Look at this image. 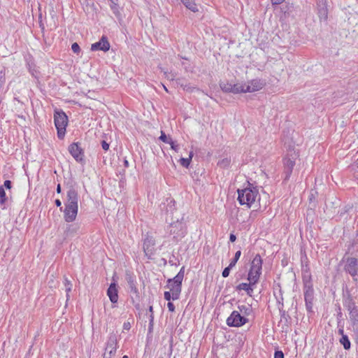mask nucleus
<instances>
[{
  "label": "nucleus",
  "instance_id": "obj_12",
  "mask_svg": "<svg viewBox=\"0 0 358 358\" xmlns=\"http://www.w3.org/2000/svg\"><path fill=\"white\" fill-rule=\"evenodd\" d=\"M69 151L71 156L76 161L80 163H83L84 160V151L80 148L78 143H73L69 146Z\"/></svg>",
  "mask_w": 358,
  "mask_h": 358
},
{
  "label": "nucleus",
  "instance_id": "obj_15",
  "mask_svg": "<svg viewBox=\"0 0 358 358\" xmlns=\"http://www.w3.org/2000/svg\"><path fill=\"white\" fill-rule=\"evenodd\" d=\"M126 280L127 282L129 288L130 289V292L132 294L135 295L136 299H138L139 292L136 287V277L130 273H126Z\"/></svg>",
  "mask_w": 358,
  "mask_h": 358
},
{
  "label": "nucleus",
  "instance_id": "obj_31",
  "mask_svg": "<svg viewBox=\"0 0 358 358\" xmlns=\"http://www.w3.org/2000/svg\"><path fill=\"white\" fill-rule=\"evenodd\" d=\"M7 201L6 192L3 186H0V204L3 205Z\"/></svg>",
  "mask_w": 358,
  "mask_h": 358
},
{
  "label": "nucleus",
  "instance_id": "obj_6",
  "mask_svg": "<svg viewBox=\"0 0 358 358\" xmlns=\"http://www.w3.org/2000/svg\"><path fill=\"white\" fill-rule=\"evenodd\" d=\"M54 122L57 130V136L59 139H62L66 133V128L68 124V117L63 110H55L54 113Z\"/></svg>",
  "mask_w": 358,
  "mask_h": 358
},
{
  "label": "nucleus",
  "instance_id": "obj_10",
  "mask_svg": "<svg viewBox=\"0 0 358 358\" xmlns=\"http://www.w3.org/2000/svg\"><path fill=\"white\" fill-rule=\"evenodd\" d=\"M117 345V337L115 334H110L106 346V352L103 358H112L116 353Z\"/></svg>",
  "mask_w": 358,
  "mask_h": 358
},
{
  "label": "nucleus",
  "instance_id": "obj_54",
  "mask_svg": "<svg viewBox=\"0 0 358 358\" xmlns=\"http://www.w3.org/2000/svg\"><path fill=\"white\" fill-rule=\"evenodd\" d=\"M124 165L125 167L129 166V162L126 159L124 160Z\"/></svg>",
  "mask_w": 358,
  "mask_h": 358
},
{
  "label": "nucleus",
  "instance_id": "obj_39",
  "mask_svg": "<svg viewBox=\"0 0 358 358\" xmlns=\"http://www.w3.org/2000/svg\"><path fill=\"white\" fill-rule=\"evenodd\" d=\"M255 284H252V282H250V285H249L248 287V289H247L245 290V292H247V294L250 296H252V293H253V288H252V286L255 285Z\"/></svg>",
  "mask_w": 358,
  "mask_h": 358
},
{
  "label": "nucleus",
  "instance_id": "obj_52",
  "mask_svg": "<svg viewBox=\"0 0 358 358\" xmlns=\"http://www.w3.org/2000/svg\"><path fill=\"white\" fill-rule=\"evenodd\" d=\"M153 320H154V315H153V314L152 313L150 314V325L152 324Z\"/></svg>",
  "mask_w": 358,
  "mask_h": 358
},
{
  "label": "nucleus",
  "instance_id": "obj_26",
  "mask_svg": "<svg viewBox=\"0 0 358 358\" xmlns=\"http://www.w3.org/2000/svg\"><path fill=\"white\" fill-rule=\"evenodd\" d=\"M192 157H193V152L191 151L189 152V157L181 158L180 159V163L181 166H182L183 167H185V168H188L190 164V162L192 161Z\"/></svg>",
  "mask_w": 358,
  "mask_h": 358
},
{
  "label": "nucleus",
  "instance_id": "obj_29",
  "mask_svg": "<svg viewBox=\"0 0 358 358\" xmlns=\"http://www.w3.org/2000/svg\"><path fill=\"white\" fill-rule=\"evenodd\" d=\"M220 87L224 92H232V84L229 83H220Z\"/></svg>",
  "mask_w": 358,
  "mask_h": 358
},
{
  "label": "nucleus",
  "instance_id": "obj_20",
  "mask_svg": "<svg viewBox=\"0 0 358 358\" xmlns=\"http://www.w3.org/2000/svg\"><path fill=\"white\" fill-rule=\"evenodd\" d=\"M238 308V312L245 317L250 315L252 312V308L250 305H239Z\"/></svg>",
  "mask_w": 358,
  "mask_h": 358
},
{
  "label": "nucleus",
  "instance_id": "obj_19",
  "mask_svg": "<svg viewBox=\"0 0 358 358\" xmlns=\"http://www.w3.org/2000/svg\"><path fill=\"white\" fill-rule=\"evenodd\" d=\"M182 4L191 11L196 13L198 11V8L194 2V0H180Z\"/></svg>",
  "mask_w": 358,
  "mask_h": 358
},
{
  "label": "nucleus",
  "instance_id": "obj_25",
  "mask_svg": "<svg viewBox=\"0 0 358 358\" xmlns=\"http://www.w3.org/2000/svg\"><path fill=\"white\" fill-rule=\"evenodd\" d=\"M341 344L343 345L345 350H350L351 347V343L347 335H343L339 340Z\"/></svg>",
  "mask_w": 358,
  "mask_h": 358
},
{
  "label": "nucleus",
  "instance_id": "obj_24",
  "mask_svg": "<svg viewBox=\"0 0 358 358\" xmlns=\"http://www.w3.org/2000/svg\"><path fill=\"white\" fill-rule=\"evenodd\" d=\"M241 92H246L245 84H232V92L234 94H238Z\"/></svg>",
  "mask_w": 358,
  "mask_h": 358
},
{
  "label": "nucleus",
  "instance_id": "obj_2",
  "mask_svg": "<svg viewBox=\"0 0 358 358\" xmlns=\"http://www.w3.org/2000/svg\"><path fill=\"white\" fill-rule=\"evenodd\" d=\"M259 196V190L257 187H249L243 189H238L237 199L241 206L245 205L247 208H251Z\"/></svg>",
  "mask_w": 358,
  "mask_h": 358
},
{
  "label": "nucleus",
  "instance_id": "obj_3",
  "mask_svg": "<svg viewBox=\"0 0 358 358\" xmlns=\"http://www.w3.org/2000/svg\"><path fill=\"white\" fill-rule=\"evenodd\" d=\"M185 275V266H182L178 274L173 278L167 280L166 286L173 294V300L179 299L182 290V282Z\"/></svg>",
  "mask_w": 358,
  "mask_h": 358
},
{
  "label": "nucleus",
  "instance_id": "obj_55",
  "mask_svg": "<svg viewBox=\"0 0 358 358\" xmlns=\"http://www.w3.org/2000/svg\"><path fill=\"white\" fill-rule=\"evenodd\" d=\"M149 312H150V314H152V313L153 314V308H152V306H150L149 307Z\"/></svg>",
  "mask_w": 358,
  "mask_h": 358
},
{
  "label": "nucleus",
  "instance_id": "obj_59",
  "mask_svg": "<svg viewBox=\"0 0 358 358\" xmlns=\"http://www.w3.org/2000/svg\"><path fill=\"white\" fill-rule=\"evenodd\" d=\"M342 315V313H341V312L340 311V312L338 313V315Z\"/></svg>",
  "mask_w": 358,
  "mask_h": 358
},
{
  "label": "nucleus",
  "instance_id": "obj_11",
  "mask_svg": "<svg viewBox=\"0 0 358 358\" xmlns=\"http://www.w3.org/2000/svg\"><path fill=\"white\" fill-rule=\"evenodd\" d=\"M303 294L306 301V310L308 312L313 311V300H314V289L313 285H306L303 287Z\"/></svg>",
  "mask_w": 358,
  "mask_h": 358
},
{
  "label": "nucleus",
  "instance_id": "obj_38",
  "mask_svg": "<svg viewBox=\"0 0 358 358\" xmlns=\"http://www.w3.org/2000/svg\"><path fill=\"white\" fill-rule=\"evenodd\" d=\"M159 138L160 141H163L164 143H169L170 138H168L166 136V135L165 134V133L162 131L161 132V136H159Z\"/></svg>",
  "mask_w": 358,
  "mask_h": 358
},
{
  "label": "nucleus",
  "instance_id": "obj_53",
  "mask_svg": "<svg viewBox=\"0 0 358 358\" xmlns=\"http://www.w3.org/2000/svg\"><path fill=\"white\" fill-rule=\"evenodd\" d=\"M338 334H339L340 335H341V336H343V335H345V334H344V330H343V328L339 329L338 330Z\"/></svg>",
  "mask_w": 358,
  "mask_h": 358
},
{
  "label": "nucleus",
  "instance_id": "obj_41",
  "mask_svg": "<svg viewBox=\"0 0 358 358\" xmlns=\"http://www.w3.org/2000/svg\"><path fill=\"white\" fill-rule=\"evenodd\" d=\"M274 358H284V354L280 350H277L274 353Z\"/></svg>",
  "mask_w": 358,
  "mask_h": 358
},
{
  "label": "nucleus",
  "instance_id": "obj_56",
  "mask_svg": "<svg viewBox=\"0 0 358 358\" xmlns=\"http://www.w3.org/2000/svg\"><path fill=\"white\" fill-rule=\"evenodd\" d=\"M184 89L186 90H190V87H187V85H185L184 87Z\"/></svg>",
  "mask_w": 358,
  "mask_h": 358
},
{
  "label": "nucleus",
  "instance_id": "obj_17",
  "mask_svg": "<svg viewBox=\"0 0 358 358\" xmlns=\"http://www.w3.org/2000/svg\"><path fill=\"white\" fill-rule=\"evenodd\" d=\"M343 306L348 310V312L357 308L352 296L349 292L343 295Z\"/></svg>",
  "mask_w": 358,
  "mask_h": 358
},
{
  "label": "nucleus",
  "instance_id": "obj_21",
  "mask_svg": "<svg viewBox=\"0 0 358 358\" xmlns=\"http://www.w3.org/2000/svg\"><path fill=\"white\" fill-rule=\"evenodd\" d=\"M317 14L320 20L326 21L328 17L327 6H317Z\"/></svg>",
  "mask_w": 358,
  "mask_h": 358
},
{
  "label": "nucleus",
  "instance_id": "obj_16",
  "mask_svg": "<svg viewBox=\"0 0 358 358\" xmlns=\"http://www.w3.org/2000/svg\"><path fill=\"white\" fill-rule=\"evenodd\" d=\"M110 49V43L106 36H103L99 41L94 43L91 46L92 51L102 50L106 52Z\"/></svg>",
  "mask_w": 358,
  "mask_h": 358
},
{
  "label": "nucleus",
  "instance_id": "obj_51",
  "mask_svg": "<svg viewBox=\"0 0 358 358\" xmlns=\"http://www.w3.org/2000/svg\"><path fill=\"white\" fill-rule=\"evenodd\" d=\"M56 192L58 194H60L61 192H62V187H61V185L60 184H58L57 186V189H56Z\"/></svg>",
  "mask_w": 358,
  "mask_h": 358
},
{
  "label": "nucleus",
  "instance_id": "obj_36",
  "mask_svg": "<svg viewBox=\"0 0 358 358\" xmlns=\"http://www.w3.org/2000/svg\"><path fill=\"white\" fill-rule=\"evenodd\" d=\"M233 267H230V264L226 267L222 273V275L223 278H227L229 275L230 271Z\"/></svg>",
  "mask_w": 358,
  "mask_h": 358
},
{
  "label": "nucleus",
  "instance_id": "obj_14",
  "mask_svg": "<svg viewBox=\"0 0 358 358\" xmlns=\"http://www.w3.org/2000/svg\"><path fill=\"white\" fill-rule=\"evenodd\" d=\"M265 83L261 79H253L245 84L246 92H254L262 90Z\"/></svg>",
  "mask_w": 358,
  "mask_h": 358
},
{
  "label": "nucleus",
  "instance_id": "obj_49",
  "mask_svg": "<svg viewBox=\"0 0 358 358\" xmlns=\"http://www.w3.org/2000/svg\"><path fill=\"white\" fill-rule=\"evenodd\" d=\"M306 271L310 272V268L308 267V265H306L305 266H303V268H302V274L303 273V272H306Z\"/></svg>",
  "mask_w": 358,
  "mask_h": 358
},
{
  "label": "nucleus",
  "instance_id": "obj_23",
  "mask_svg": "<svg viewBox=\"0 0 358 358\" xmlns=\"http://www.w3.org/2000/svg\"><path fill=\"white\" fill-rule=\"evenodd\" d=\"M302 280H303V287H305L306 285H308V286L313 285L312 275H311L310 272H308V271L303 272V273L302 274Z\"/></svg>",
  "mask_w": 358,
  "mask_h": 358
},
{
  "label": "nucleus",
  "instance_id": "obj_13",
  "mask_svg": "<svg viewBox=\"0 0 358 358\" xmlns=\"http://www.w3.org/2000/svg\"><path fill=\"white\" fill-rule=\"evenodd\" d=\"M155 240L152 237L146 236L143 241V251L145 255L148 258L151 259L152 256L155 253Z\"/></svg>",
  "mask_w": 358,
  "mask_h": 358
},
{
  "label": "nucleus",
  "instance_id": "obj_5",
  "mask_svg": "<svg viewBox=\"0 0 358 358\" xmlns=\"http://www.w3.org/2000/svg\"><path fill=\"white\" fill-rule=\"evenodd\" d=\"M298 157L299 152H296L294 149H289L286 155L283 157L284 180L287 181L289 179Z\"/></svg>",
  "mask_w": 358,
  "mask_h": 358
},
{
  "label": "nucleus",
  "instance_id": "obj_27",
  "mask_svg": "<svg viewBox=\"0 0 358 358\" xmlns=\"http://www.w3.org/2000/svg\"><path fill=\"white\" fill-rule=\"evenodd\" d=\"M64 285L65 287V291L66 292V300H69V293L71 292L72 289V283L70 280L67 279V278H64Z\"/></svg>",
  "mask_w": 358,
  "mask_h": 358
},
{
  "label": "nucleus",
  "instance_id": "obj_60",
  "mask_svg": "<svg viewBox=\"0 0 358 358\" xmlns=\"http://www.w3.org/2000/svg\"><path fill=\"white\" fill-rule=\"evenodd\" d=\"M122 358H128L127 355H124Z\"/></svg>",
  "mask_w": 358,
  "mask_h": 358
},
{
  "label": "nucleus",
  "instance_id": "obj_48",
  "mask_svg": "<svg viewBox=\"0 0 358 358\" xmlns=\"http://www.w3.org/2000/svg\"><path fill=\"white\" fill-rule=\"evenodd\" d=\"M236 239V236L234 234H231L229 236V241L231 242H234Z\"/></svg>",
  "mask_w": 358,
  "mask_h": 358
},
{
  "label": "nucleus",
  "instance_id": "obj_58",
  "mask_svg": "<svg viewBox=\"0 0 358 358\" xmlns=\"http://www.w3.org/2000/svg\"><path fill=\"white\" fill-rule=\"evenodd\" d=\"M124 329H128V325H126V324H124Z\"/></svg>",
  "mask_w": 358,
  "mask_h": 358
},
{
  "label": "nucleus",
  "instance_id": "obj_46",
  "mask_svg": "<svg viewBox=\"0 0 358 358\" xmlns=\"http://www.w3.org/2000/svg\"><path fill=\"white\" fill-rule=\"evenodd\" d=\"M114 6H112L113 9L117 8L118 0H109Z\"/></svg>",
  "mask_w": 358,
  "mask_h": 358
},
{
  "label": "nucleus",
  "instance_id": "obj_57",
  "mask_svg": "<svg viewBox=\"0 0 358 358\" xmlns=\"http://www.w3.org/2000/svg\"><path fill=\"white\" fill-rule=\"evenodd\" d=\"M31 74H32V76H34L35 78H37V76L35 74V73L31 72Z\"/></svg>",
  "mask_w": 358,
  "mask_h": 358
},
{
  "label": "nucleus",
  "instance_id": "obj_42",
  "mask_svg": "<svg viewBox=\"0 0 358 358\" xmlns=\"http://www.w3.org/2000/svg\"><path fill=\"white\" fill-rule=\"evenodd\" d=\"M3 187V188L5 187V188H6L8 189H10L11 188V187H12L11 181L9 180H5Z\"/></svg>",
  "mask_w": 358,
  "mask_h": 358
},
{
  "label": "nucleus",
  "instance_id": "obj_50",
  "mask_svg": "<svg viewBox=\"0 0 358 358\" xmlns=\"http://www.w3.org/2000/svg\"><path fill=\"white\" fill-rule=\"evenodd\" d=\"M55 205L57 206V207H61L62 206V201H60V199H56L55 201Z\"/></svg>",
  "mask_w": 358,
  "mask_h": 358
},
{
  "label": "nucleus",
  "instance_id": "obj_35",
  "mask_svg": "<svg viewBox=\"0 0 358 358\" xmlns=\"http://www.w3.org/2000/svg\"><path fill=\"white\" fill-rule=\"evenodd\" d=\"M171 145V148L176 152H178L179 150V145L176 144L171 138H169V143Z\"/></svg>",
  "mask_w": 358,
  "mask_h": 358
},
{
  "label": "nucleus",
  "instance_id": "obj_33",
  "mask_svg": "<svg viewBox=\"0 0 358 358\" xmlns=\"http://www.w3.org/2000/svg\"><path fill=\"white\" fill-rule=\"evenodd\" d=\"M78 227L75 225V224H69L68 225L67 228H66V235H70V234H73V233H76L78 230Z\"/></svg>",
  "mask_w": 358,
  "mask_h": 358
},
{
  "label": "nucleus",
  "instance_id": "obj_18",
  "mask_svg": "<svg viewBox=\"0 0 358 358\" xmlns=\"http://www.w3.org/2000/svg\"><path fill=\"white\" fill-rule=\"evenodd\" d=\"M107 295L108 296L110 301L113 303H115L118 300V292L117 289V285L115 282H112L107 290Z\"/></svg>",
  "mask_w": 358,
  "mask_h": 358
},
{
  "label": "nucleus",
  "instance_id": "obj_43",
  "mask_svg": "<svg viewBox=\"0 0 358 358\" xmlns=\"http://www.w3.org/2000/svg\"><path fill=\"white\" fill-rule=\"evenodd\" d=\"M167 307L169 308V310L170 312H174L175 311V306L172 302L169 301L167 303Z\"/></svg>",
  "mask_w": 358,
  "mask_h": 358
},
{
  "label": "nucleus",
  "instance_id": "obj_40",
  "mask_svg": "<svg viewBox=\"0 0 358 358\" xmlns=\"http://www.w3.org/2000/svg\"><path fill=\"white\" fill-rule=\"evenodd\" d=\"M164 299L168 301H170V300L173 299V294H171V291L164 292Z\"/></svg>",
  "mask_w": 358,
  "mask_h": 358
},
{
  "label": "nucleus",
  "instance_id": "obj_1",
  "mask_svg": "<svg viewBox=\"0 0 358 358\" xmlns=\"http://www.w3.org/2000/svg\"><path fill=\"white\" fill-rule=\"evenodd\" d=\"M79 196L77 189L71 186L66 193V201L64 210V219L66 222L76 220L78 211Z\"/></svg>",
  "mask_w": 358,
  "mask_h": 358
},
{
  "label": "nucleus",
  "instance_id": "obj_30",
  "mask_svg": "<svg viewBox=\"0 0 358 358\" xmlns=\"http://www.w3.org/2000/svg\"><path fill=\"white\" fill-rule=\"evenodd\" d=\"M231 163V159L229 158H224L220 160L217 163V165L221 168L226 169L229 166Z\"/></svg>",
  "mask_w": 358,
  "mask_h": 358
},
{
  "label": "nucleus",
  "instance_id": "obj_47",
  "mask_svg": "<svg viewBox=\"0 0 358 358\" xmlns=\"http://www.w3.org/2000/svg\"><path fill=\"white\" fill-rule=\"evenodd\" d=\"M285 0H271L273 4L278 5L282 3Z\"/></svg>",
  "mask_w": 358,
  "mask_h": 358
},
{
  "label": "nucleus",
  "instance_id": "obj_45",
  "mask_svg": "<svg viewBox=\"0 0 358 358\" xmlns=\"http://www.w3.org/2000/svg\"><path fill=\"white\" fill-rule=\"evenodd\" d=\"M317 6H327V0H317Z\"/></svg>",
  "mask_w": 358,
  "mask_h": 358
},
{
  "label": "nucleus",
  "instance_id": "obj_22",
  "mask_svg": "<svg viewBox=\"0 0 358 358\" xmlns=\"http://www.w3.org/2000/svg\"><path fill=\"white\" fill-rule=\"evenodd\" d=\"M350 320L353 326L358 325V308L349 311Z\"/></svg>",
  "mask_w": 358,
  "mask_h": 358
},
{
  "label": "nucleus",
  "instance_id": "obj_8",
  "mask_svg": "<svg viewBox=\"0 0 358 358\" xmlns=\"http://www.w3.org/2000/svg\"><path fill=\"white\" fill-rule=\"evenodd\" d=\"M170 234L173 236V238L178 241L185 236L186 229L183 222L177 220L171 223L169 227Z\"/></svg>",
  "mask_w": 358,
  "mask_h": 358
},
{
  "label": "nucleus",
  "instance_id": "obj_32",
  "mask_svg": "<svg viewBox=\"0 0 358 358\" xmlns=\"http://www.w3.org/2000/svg\"><path fill=\"white\" fill-rule=\"evenodd\" d=\"M241 255V251L238 250L235 253L234 257L231 259V262L229 263L230 267H234L236 266V264L237 263L238 260L239 259Z\"/></svg>",
  "mask_w": 358,
  "mask_h": 358
},
{
  "label": "nucleus",
  "instance_id": "obj_9",
  "mask_svg": "<svg viewBox=\"0 0 358 358\" xmlns=\"http://www.w3.org/2000/svg\"><path fill=\"white\" fill-rule=\"evenodd\" d=\"M248 322V319L243 316L238 310H234L227 319V324L229 327H239Z\"/></svg>",
  "mask_w": 358,
  "mask_h": 358
},
{
  "label": "nucleus",
  "instance_id": "obj_34",
  "mask_svg": "<svg viewBox=\"0 0 358 358\" xmlns=\"http://www.w3.org/2000/svg\"><path fill=\"white\" fill-rule=\"evenodd\" d=\"M250 285V282H249V283L242 282L236 286V289L238 290V291H241V290L245 291L247 289H248V287Z\"/></svg>",
  "mask_w": 358,
  "mask_h": 358
},
{
  "label": "nucleus",
  "instance_id": "obj_37",
  "mask_svg": "<svg viewBox=\"0 0 358 358\" xmlns=\"http://www.w3.org/2000/svg\"><path fill=\"white\" fill-rule=\"evenodd\" d=\"M71 50L74 53L78 54L80 52V48L77 43H73L71 45Z\"/></svg>",
  "mask_w": 358,
  "mask_h": 358
},
{
  "label": "nucleus",
  "instance_id": "obj_44",
  "mask_svg": "<svg viewBox=\"0 0 358 358\" xmlns=\"http://www.w3.org/2000/svg\"><path fill=\"white\" fill-rule=\"evenodd\" d=\"M101 147L104 150H108L109 149V144L106 141H102Z\"/></svg>",
  "mask_w": 358,
  "mask_h": 358
},
{
  "label": "nucleus",
  "instance_id": "obj_7",
  "mask_svg": "<svg viewBox=\"0 0 358 358\" xmlns=\"http://www.w3.org/2000/svg\"><path fill=\"white\" fill-rule=\"evenodd\" d=\"M342 262H345L343 270L350 275L353 281L358 282V259L355 257H343Z\"/></svg>",
  "mask_w": 358,
  "mask_h": 358
},
{
  "label": "nucleus",
  "instance_id": "obj_28",
  "mask_svg": "<svg viewBox=\"0 0 358 358\" xmlns=\"http://www.w3.org/2000/svg\"><path fill=\"white\" fill-rule=\"evenodd\" d=\"M7 69L5 66H3L0 70V87H3L6 83V73Z\"/></svg>",
  "mask_w": 358,
  "mask_h": 358
},
{
  "label": "nucleus",
  "instance_id": "obj_4",
  "mask_svg": "<svg viewBox=\"0 0 358 358\" xmlns=\"http://www.w3.org/2000/svg\"><path fill=\"white\" fill-rule=\"evenodd\" d=\"M263 260L259 254H257L250 263V268L248 274V280L252 284L259 282L262 274Z\"/></svg>",
  "mask_w": 358,
  "mask_h": 358
}]
</instances>
